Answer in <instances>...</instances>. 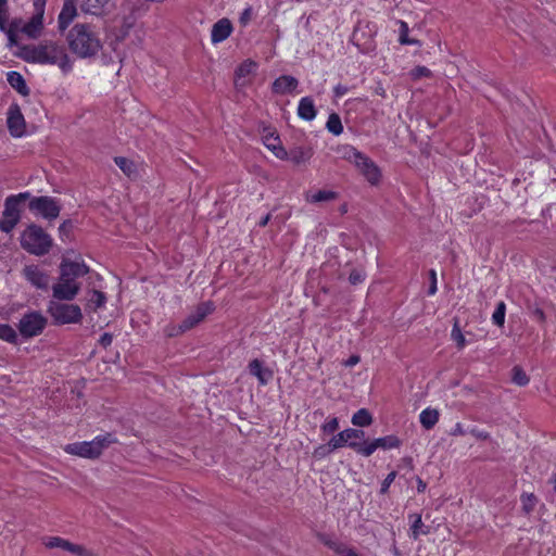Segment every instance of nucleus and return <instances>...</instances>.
<instances>
[{"mask_svg": "<svg viewBox=\"0 0 556 556\" xmlns=\"http://www.w3.org/2000/svg\"><path fill=\"white\" fill-rule=\"evenodd\" d=\"M21 243H52V239L42 227L30 224L22 232Z\"/></svg>", "mask_w": 556, "mask_h": 556, "instance_id": "18", "label": "nucleus"}, {"mask_svg": "<svg viewBox=\"0 0 556 556\" xmlns=\"http://www.w3.org/2000/svg\"><path fill=\"white\" fill-rule=\"evenodd\" d=\"M337 448H333L331 445H330V441L328 442V444H325V445H319L317 446L315 450H314V456L316 458H325L326 456H328L330 453H332L333 451H336Z\"/></svg>", "mask_w": 556, "mask_h": 556, "instance_id": "48", "label": "nucleus"}, {"mask_svg": "<svg viewBox=\"0 0 556 556\" xmlns=\"http://www.w3.org/2000/svg\"><path fill=\"white\" fill-rule=\"evenodd\" d=\"M258 65L252 60H245L236 70L235 84L239 89L250 85L252 77L255 75Z\"/></svg>", "mask_w": 556, "mask_h": 556, "instance_id": "15", "label": "nucleus"}, {"mask_svg": "<svg viewBox=\"0 0 556 556\" xmlns=\"http://www.w3.org/2000/svg\"><path fill=\"white\" fill-rule=\"evenodd\" d=\"M7 79L10 86L22 96H27L29 93V88L27 87L24 77L18 72H9Z\"/></svg>", "mask_w": 556, "mask_h": 556, "instance_id": "28", "label": "nucleus"}, {"mask_svg": "<svg viewBox=\"0 0 556 556\" xmlns=\"http://www.w3.org/2000/svg\"><path fill=\"white\" fill-rule=\"evenodd\" d=\"M349 91L348 87L346 86H343V85H338L334 87L333 89V92H334V96L337 98H341L343 97L344 94H346Z\"/></svg>", "mask_w": 556, "mask_h": 556, "instance_id": "58", "label": "nucleus"}, {"mask_svg": "<svg viewBox=\"0 0 556 556\" xmlns=\"http://www.w3.org/2000/svg\"><path fill=\"white\" fill-rule=\"evenodd\" d=\"M400 37L399 41L401 45H419V41L416 39H410L408 37V25L404 21H400Z\"/></svg>", "mask_w": 556, "mask_h": 556, "instance_id": "40", "label": "nucleus"}, {"mask_svg": "<svg viewBox=\"0 0 556 556\" xmlns=\"http://www.w3.org/2000/svg\"><path fill=\"white\" fill-rule=\"evenodd\" d=\"M408 519L410 521V536L414 540H417L420 535H425L428 533V529L424 525L420 515H418V514L409 515Z\"/></svg>", "mask_w": 556, "mask_h": 556, "instance_id": "30", "label": "nucleus"}, {"mask_svg": "<svg viewBox=\"0 0 556 556\" xmlns=\"http://www.w3.org/2000/svg\"><path fill=\"white\" fill-rule=\"evenodd\" d=\"M21 220V207L15 206L13 199H5L0 217V230L10 233Z\"/></svg>", "mask_w": 556, "mask_h": 556, "instance_id": "12", "label": "nucleus"}, {"mask_svg": "<svg viewBox=\"0 0 556 556\" xmlns=\"http://www.w3.org/2000/svg\"><path fill=\"white\" fill-rule=\"evenodd\" d=\"M312 157V152L308 149L295 147L288 151V159L292 163L300 165L306 163Z\"/></svg>", "mask_w": 556, "mask_h": 556, "instance_id": "31", "label": "nucleus"}, {"mask_svg": "<svg viewBox=\"0 0 556 556\" xmlns=\"http://www.w3.org/2000/svg\"><path fill=\"white\" fill-rule=\"evenodd\" d=\"M430 74V70L426 66H417L412 71V76L414 78L428 77Z\"/></svg>", "mask_w": 556, "mask_h": 556, "instance_id": "51", "label": "nucleus"}, {"mask_svg": "<svg viewBox=\"0 0 556 556\" xmlns=\"http://www.w3.org/2000/svg\"><path fill=\"white\" fill-rule=\"evenodd\" d=\"M0 339L9 343H15L17 340L16 331L7 324L0 325Z\"/></svg>", "mask_w": 556, "mask_h": 556, "instance_id": "39", "label": "nucleus"}, {"mask_svg": "<svg viewBox=\"0 0 556 556\" xmlns=\"http://www.w3.org/2000/svg\"><path fill=\"white\" fill-rule=\"evenodd\" d=\"M73 224L72 222H64L60 227H59V232H60V239L61 241H68L71 240V233L73 231Z\"/></svg>", "mask_w": 556, "mask_h": 556, "instance_id": "47", "label": "nucleus"}, {"mask_svg": "<svg viewBox=\"0 0 556 556\" xmlns=\"http://www.w3.org/2000/svg\"><path fill=\"white\" fill-rule=\"evenodd\" d=\"M29 210L46 219H55L61 211L59 202L51 197H35L29 202Z\"/></svg>", "mask_w": 556, "mask_h": 556, "instance_id": "9", "label": "nucleus"}, {"mask_svg": "<svg viewBox=\"0 0 556 556\" xmlns=\"http://www.w3.org/2000/svg\"><path fill=\"white\" fill-rule=\"evenodd\" d=\"M66 39L71 51L81 59L94 56L102 49L99 34L88 24L73 26Z\"/></svg>", "mask_w": 556, "mask_h": 556, "instance_id": "2", "label": "nucleus"}, {"mask_svg": "<svg viewBox=\"0 0 556 556\" xmlns=\"http://www.w3.org/2000/svg\"><path fill=\"white\" fill-rule=\"evenodd\" d=\"M47 325L46 317L39 312L25 314L18 323L20 333L25 338L39 336Z\"/></svg>", "mask_w": 556, "mask_h": 556, "instance_id": "8", "label": "nucleus"}, {"mask_svg": "<svg viewBox=\"0 0 556 556\" xmlns=\"http://www.w3.org/2000/svg\"><path fill=\"white\" fill-rule=\"evenodd\" d=\"M106 302L104 293L94 290L89 299V304L94 306V309L102 307Z\"/></svg>", "mask_w": 556, "mask_h": 556, "instance_id": "46", "label": "nucleus"}, {"mask_svg": "<svg viewBox=\"0 0 556 556\" xmlns=\"http://www.w3.org/2000/svg\"><path fill=\"white\" fill-rule=\"evenodd\" d=\"M115 442L111 434L98 435L91 441L76 442L66 444L63 450L65 453L83 458H97L103 450Z\"/></svg>", "mask_w": 556, "mask_h": 556, "instance_id": "5", "label": "nucleus"}, {"mask_svg": "<svg viewBox=\"0 0 556 556\" xmlns=\"http://www.w3.org/2000/svg\"><path fill=\"white\" fill-rule=\"evenodd\" d=\"M34 14L28 22L22 18H15L11 22V29H9V46L17 45L18 33L24 34L28 38H37L40 36L43 28V14L46 8V0H33Z\"/></svg>", "mask_w": 556, "mask_h": 556, "instance_id": "3", "label": "nucleus"}, {"mask_svg": "<svg viewBox=\"0 0 556 556\" xmlns=\"http://www.w3.org/2000/svg\"><path fill=\"white\" fill-rule=\"evenodd\" d=\"M513 381L517 386L522 387L529 383V377L520 367H515L513 369Z\"/></svg>", "mask_w": 556, "mask_h": 556, "instance_id": "42", "label": "nucleus"}, {"mask_svg": "<svg viewBox=\"0 0 556 556\" xmlns=\"http://www.w3.org/2000/svg\"><path fill=\"white\" fill-rule=\"evenodd\" d=\"M48 312L59 325L77 324L83 319V313L78 305L61 303L56 300L49 302Z\"/></svg>", "mask_w": 556, "mask_h": 556, "instance_id": "7", "label": "nucleus"}, {"mask_svg": "<svg viewBox=\"0 0 556 556\" xmlns=\"http://www.w3.org/2000/svg\"><path fill=\"white\" fill-rule=\"evenodd\" d=\"M366 279V273L362 268H354L349 275V282L353 286L363 283Z\"/></svg>", "mask_w": 556, "mask_h": 556, "instance_id": "43", "label": "nucleus"}, {"mask_svg": "<svg viewBox=\"0 0 556 556\" xmlns=\"http://www.w3.org/2000/svg\"><path fill=\"white\" fill-rule=\"evenodd\" d=\"M364 435L365 432L363 430L349 428L333 435L330 439V445L337 450L349 446L359 454L358 448L363 446V442H359V440H362Z\"/></svg>", "mask_w": 556, "mask_h": 556, "instance_id": "10", "label": "nucleus"}, {"mask_svg": "<svg viewBox=\"0 0 556 556\" xmlns=\"http://www.w3.org/2000/svg\"><path fill=\"white\" fill-rule=\"evenodd\" d=\"M337 198V193L331 190H318L306 194L305 199L309 203H319L332 201Z\"/></svg>", "mask_w": 556, "mask_h": 556, "instance_id": "33", "label": "nucleus"}, {"mask_svg": "<svg viewBox=\"0 0 556 556\" xmlns=\"http://www.w3.org/2000/svg\"><path fill=\"white\" fill-rule=\"evenodd\" d=\"M466 432L462 426V424H456L455 427L453 428L451 434L452 435H464Z\"/></svg>", "mask_w": 556, "mask_h": 556, "instance_id": "60", "label": "nucleus"}, {"mask_svg": "<svg viewBox=\"0 0 556 556\" xmlns=\"http://www.w3.org/2000/svg\"><path fill=\"white\" fill-rule=\"evenodd\" d=\"M269 219H270V214H267L264 217H262L257 224L261 227H265L268 224Z\"/></svg>", "mask_w": 556, "mask_h": 556, "instance_id": "62", "label": "nucleus"}, {"mask_svg": "<svg viewBox=\"0 0 556 556\" xmlns=\"http://www.w3.org/2000/svg\"><path fill=\"white\" fill-rule=\"evenodd\" d=\"M45 545L48 548H62L71 554L77 556H90L91 554L81 545L73 544L67 540L59 536H52L45 540Z\"/></svg>", "mask_w": 556, "mask_h": 556, "instance_id": "17", "label": "nucleus"}, {"mask_svg": "<svg viewBox=\"0 0 556 556\" xmlns=\"http://www.w3.org/2000/svg\"><path fill=\"white\" fill-rule=\"evenodd\" d=\"M298 115L301 119L311 122L317 115V110L315 108V103L313 98L303 97L300 99L298 104Z\"/></svg>", "mask_w": 556, "mask_h": 556, "instance_id": "25", "label": "nucleus"}, {"mask_svg": "<svg viewBox=\"0 0 556 556\" xmlns=\"http://www.w3.org/2000/svg\"><path fill=\"white\" fill-rule=\"evenodd\" d=\"M148 11V5L140 0H123L116 20L121 24L123 37H126L135 27L137 21L141 18Z\"/></svg>", "mask_w": 556, "mask_h": 556, "instance_id": "6", "label": "nucleus"}, {"mask_svg": "<svg viewBox=\"0 0 556 556\" xmlns=\"http://www.w3.org/2000/svg\"><path fill=\"white\" fill-rule=\"evenodd\" d=\"M112 0H81L80 8L85 13L102 15L111 7Z\"/></svg>", "mask_w": 556, "mask_h": 556, "instance_id": "24", "label": "nucleus"}, {"mask_svg": "<svg viewBox=\"0 0 556 556\" xmlns=\"http://www.w3.org/2000/svg\"><path fill=\"white\" fill-rule=\"evenodd\" d=\"M250 374L258 380L263 386L267 384L273 378V371L263 366L258 359H253L249 364Z\"/></svg>", "mask_w": 556, "mask_h": 556, "instance_id": "26", "label": "nucleus"}, {"mask_svg": "<svg viewBox=\"0 0 556 556\" xmlns=\"http://www.w3.org/2000/svg\"><path fill=\"white\" fill-rule=\"evenodd\" d=\"M29 198H30V193L28 191H26V192H21V193L15 194V195H10L7 199H13L15 206L21 207V203L23 201H26Z\"/></svg>", "mask_w": 556, "mask_h": 556, "instance_id": "52", "label": "nucleus"}, {"mask_svg": "<svg viewBox=\"0 0 556 556\" xmlns=\"http://www.w3.org/2000/svg\"><path fill=\"white\" fill-rule=\"evenodd\" d=\"M164 332L167 337H176V336H179V334L186 332V330L180 329V324H179V325L166 326L164 329Z\"/></svg>", "mask_w": 556, "mask_h": 556, "instance_id": "49", "label": "nucleus"}, {"mask_svg": "<svg viewBox=\"0 0 556 556\" xmlns=\"http://www.w3.org/2000/svg\"><path fill=\"white\" fill-rule=\"evenodd\" d=\"M264 144L267 149H269L274 155L279 159L286 161L288 159V151L281 146L280 139L278 136L274 134L264 137Z\"/></svg>", "mask_w": 556, "mask_h": 556, "instance_id": "27", "label": "nucleus"}, {"mask_svg": "<svg viewBox=\"0 0 556 556\" xmlns=\"http://www.w3.org/2000/svg\"><path fill=\"white\" fill-rule=\"evenodd\" d=\"M326 128L334 136L341 135L343 132V125L341 123L340 116L336 113L330 114L326 123Z\"/></svg>", "mask_w": 556, "mask_h": 556, "instance_id": "36", "label": "nucleus"}, {"mask_svg": "<svg viewBox=\"0 0 556 556\" xmlns=\"http://www.w3.org/2000/svg\"><path fill=\"white\" fill-rule=\"evenodd\" d=\"M372 422V417L365 408L358 409L352 417V424L357 427H366Z\"/></svg>", "mask_w": 556, "mask_h": 556, "instance_id": "34", "label": "nucleus"}, {"mask_svg": "<svg viewBox=\"0 0 556 556\" xmlns=\"http://www.w3.org/2000/svg\"><path fill=\"white\" fill-rule=\"evenodd\" d=\"M298 86L299 81L295 77L289 75H281L275 79L271 89L273 92L277 94H289L292 93Z\"/></svg>", "mask_w": 556, "mask_h": 556, "instance_id": "23", "label": "nucleus"}, {"mask_svg": "<svg viewBox=\"0 0 556 556\" xmlns=\"http://www.w3.org/2000/svg\"><path fill=\"white\" fill-rule=\"evenodd\" d=\"M252 8L251 7H248L243 10V12L241 13L240 15V23L245 26L250 21H251V17H252Z\"/></svg>", "mask_w": 556, "mask_h": 556, "instance_id": "54", "label": "nucleus"}, {"mask_svg": "<svg viewBox=\"0 0 556 556\" xmlns=\"http://www.w3.org/2000/svg\"><path fill=\"white\" fill-rule=\"evenodd\" d=\"M115 164L127 175L130 176L134 173V163L126 157H115Z\"/></svg>", "mask_w": 556, "mask_h": 556, "instance_id": "44", "label": "nucleus"}, {"mask_svg": "<svg viewBox=\"0 0 556 556\" xmlns=\"http://www.w3.org/2000/svg\"><path fill=\"white\" fill-rule=\"evenodd\" d=\"M326 434L336 432L339 429V420L337 417H329L320 427Z\"/></svg>", "mask_w": 556, "mask_h": 556, "instance_id": "45", "label": "nucleus"}, {"mask_svg": "<svg viewBox=\"0 0 556 556\" xmlns=\"http://www.w3.org/2000/svg\"><path fill=\"white\" fill-rule=\"evenodd\" d=\"M24 59L29 63L58 65L63 73L72 71V61L62 45L45 41L24 49Z\"/></svg>", "mask_w": 556, "mask_h": 556, "instance_id": "1", "label": "nucleus"}, {"mask_svg": "<svg viewBox=\"0 0 556 556\" xmlns=\"http://www.w3.org/2000/svg\"><path fill=\"white\" fill-rule=\"evenodd\" d=\"M554 488L556 490V475H555V478H554Z\"/></svg>", "mask_w": 556, "mask_h": 556, "instance_id": "64", "label": "nucleus"}, {"mask_svg": "<svg viewBox=\"0 0 556 556\" xmlns=\"http://www.w3.org/2000/svg\"><path fill=\"white\" fill-rule=\"evenodd\" d=\"M330 549H332L338 556H363L358 551L343 542L330 541L327 543Z\"/></svg>", "mask_w": 556, "mask_h": 556, "instance_id": "29", "label": "nucleus"}, {"mask_svg": "<svg viewBox=\"0 0 556 556\" xmlns=\"http://www.w3.org/2000/svg\"><path fill=\"white\" fill-rule=\"evenodd\" d=\"M77 16L76 0H64L62 10L58 16L60 30H65Z\"/></svg>", "mask_w": 556, "mask_h": 556, "instance_id": "22", "label": "nucleus"}, {"mask_svg": "<svg viewBox=\"0 0 556 556\" xmlns=\"http://www.w3.org/2000/svg\"><path fill=\"white\" fill-rule=\"evenodd\" d=\"M88 273L87 266L79 261H68L63 260L61 266H60V275L63 277H67L71 280H75L78 277H83Z\"/></svg>", "mask_w": 556, "mask_h": 556, "instance_id": "21", "label": "nucleus"}, {"mask_svg": "<svg viewBox=\"0 0 556 556\" xmlns=\"http://www.w3.org/2000/svg\"><path fill=\"white\" fill-rule=\"evenodd\" d=\"M533 315L540 321H544L545 320V314H544V312L541 308H535L533 311Z\"/></svg>", "mask_w": 556, "mask_h": 556, "instance_id": "61", "label": "nucleus"}, {"mask_svg": "<svg viewBox=\"0 0 556 556\" xmlns=\"http://www.w3.org/2000/svg\"><path fill=\"white\" fill-rule=\"evenodd\" d=\"M112 341H113V337L112 334L105 332L103 333L100 339H99V343L103 346V348H108L109 345L112 344Z\"/></svg>", "mask_w": 556, "mask_h": 556, "instance_id": "56", "label": "nucleus"}, {"mask_svg": "<svg viewBox=\"0 0 556 556\" xmlns=\"http://www.w3.org/2000/svg\"><path fill=\"white\" fill-rule=\"evenodd\" d=\"M7 123L13 137H22L25 134L26 124L18 105L14 104L9 108Z\"/></svg>", "mask_w": 556, "mask_h": 556, "instance_id": "16", "label": "nucleus"}, {"mask_svg": "<svg viewBox=\"0 0 556 556\" xmlns=\"http://www.w3.org/2000/svg\"><path fill=\"white\" fill-rule=\"evenodd\" d=\"M9 21L8 1L0 0V30L3 31L9 38V29H11V23Z\"/></svg>", "mask_w": 556, "mask_h": 556, "instance_id": "35", "label": "nucleus"}, {"mask_svg": "<svg viewBox=\"0 0 556 556\" xmlns=\"http://www.w3.org/2000/svg\"><path fill=\"white\" fill-rule=\"evenodd\" d=\"M451 338L456 343V345L459 350L464 349L467 344L466 338L463 334V332L458 326V323L454 324L452 331H451Z\"/></svg>", "mask_w": 556, "mask_h": 556, "instance_id": "41", "label": "nucleus"}, {"mask_svg": "<svg viewBox=\"0 0 556 556\" xmlns=\"http://www.w3.org/2000/svg\"><path fill=\"white\" fill-rule=\"evenodd\" d=\"M522 510L525 514L529 515L531 514L538 503V498L533 493H522L520 496Z\"/></svg>", "mask_w": 556, "mask_h": 556, "instance_id": "37", "label": "nucleus"}, {"mask_svg": "<svg viewBox=\"0 0 556 556\" xmlns=\"http://www.w3.org/2000/svg\"><path fill=\"white\" fill-rule=\"evenodd\" d=\"M400 446V440L395 435H387L378 438L372 441H364L359 450V454L368 457L372 455L378 448L391 450Z\"/></svg>", "mask_w": 556, "mask_h": 556, "instance_id": "13", "label": "nucleus"}, {"mask_svg": "<svg viewBox=\"0 0 556 556\" xmlns=\"http://www.w3.org/2000/svg\"><path fill=\"white\" fill-rule=\"evenodd\" d=\"M430 280L431 281L428 293L433 295L437 292V273L433 269L430 270Z\"/></svg>", "mask_w": 556, "mask_h": 556, "instance_id": "55", "label": "nucleus"}, {"mask_svg": "<svg viewBox=\"0 0 556 556\" xmlns=\"http://www.w3.org/2000/svg\"><path fill=\"white\" fill-rule=\"evenodd\" d=\"M470 433L477 438V439H480V440H486L489 439V433L483 431V430H479V429H471L470 430Z\"/></svg>", "mask_w": 556, "mask_h": 556, "instance_id": "57", "label": "nucleus"}, {"mask_svg": "<svg viewBox=\"0 0 556 556\" xmlns=\"http://www.w3.org/2000/svg\"><path fill=\"white\" fill-rule=\"evenodd\" d=\"M359 363V356L357 355H352L350 356L345 362H344V365L346 367H353L355 365H357Z\"/></svg>", "mask_w": 556, "mask_h": 556, "instance_id": "59", "label": "nucleus"}, {"mask_svg": "<svg viewBox=\"0 0 556 556\" xmlns=\"http://www.w3.org/2000/svg\"><path fill=\"white\" fill-rule=\"evenodd\" d=\"M27 251L35 255H45L49 251L50 245H25Z\"/></svg>", "mask_w": 556, "mask_h": 556, "instance_id": "50", "label": "nucleus"}, {"mask_svg": "<svg viewBox=\"0 0 556 556\" xmlns=\"http://www.w3.org/2000/svg\"><path fill=\"white\" fill-rule=\"evenodd\" d=\"M506 304L501 301L497 303L495 311L492 314V323L497 327H503L505 323Z\"/></svg>", "mask_w": 556, "mask_h": 556, "instance_id": "38", "label": "nucleus"}, {"mask_svg": "<svg viewBox=\"0 0 556 556\" xmlns=\"http://www.w3.org/2000/svg\"><path fill=\"white\" fill-rule=\"evenodd\" d=\"M343 157L353 164L371 186L380 184L381 170L367 155L354 147L348 146L344 148Z\"/></svg>", "mask_w": 556, "mask_h": 556, "instance_id": "4", "label": "nucleus"}, {"mask_svg": "<svg viewBox=\"0 0 556 556\" xmlns=\"http://www.w3.org/2000/svg\"><path fill=\"white\" fill-rule=\"evenodd\" d=\"M233 27L230 20L224 17L218 20L211 29V41L213 45L225 41L232 33Z\"/></svg>", "mask_w": 556, "mask_h": 556, "instance_id": "20", "label": "nucleus"}, {"mask_svg": "<svg viewBox=\"0 0 556 556\" xmlns=\"http://www.w3.org/2000/svg\"><path fill=\"white\" fill-rule=\"evenodd\" d=\"M80 286L77 281L60 275L59 281L53 285V298L58 301H71L78 294Z\"/></svg>", "mask_w": 556, "mask_h": 556, "instance_id": "11", "label": "nucleus"}, {"mask_svg": "<svg viewBox=\"0 0 556 556\" xmlns=\"http://www.w3.org/2000/svg\"><path fill=\"white\" fill-rule=\"evenodd\" d=\"M426 488V485L420 481L419 482V486H418V491H424Z\"/></svg>", "mask_w": 556, "mask_h": 556, "instance_id": "63", "label": "nucleus"}, {"mask_svg": "<svg viewBox=\"0 0 556 556\" xmlns=\"http://www.w3.org/2000/svg\"><path fill=\"white\" fill-rule=\"evenodd\" d=\"M214 309V305L211 302H204L199 304L195 309L189 314L180 324V329L190 330L200 324L208 314Z\"/></svg>", "mask_w": 556, "mask_h": 556, "instance_id": "14", "label": "nucleus"}, {"mask_svg": "<svg viewBox=\"0 0 556 556\" xmlns=\"http://www.w3.org/2000/svg\"><path fill=\"white\" fill-rule=\"evenodd\" d=\"M439 420V412L434 408L427 407L419 415V421L425 429H431Z\"/></svg>", "mask_w": 556, "mask_h": 556, "instance_id": "32", "label": "nucleus"}, {"mask_svg": "<svg viewBox=\"0 0 556 556\" xmlns=\"http://www.w3.org/2000/svg\"><path fill=\"white\" fill-rule=\"evenodd\" d=\"M396 477V472L395 471H392L390 472L386 479L383 480L382 484H381V493H386L388 491V489L390 488L391 483L394 481Z\"/></svg>", "mask_w": 556, "mask_h": 556, "instance_id": "53", "label": "nucleus"}, {"mask_svg": "<svg viewBox=\"0 0 556 556\" xmlns=\"http://www.w3.org/2000/svg\"><path fill=\"white\" fill-rule=\"evenodd\" d=\"M26 280L38 289H48L50 278L49 275L42 271L38 266L29 265L23 270Z\"/></svg>", "mask_w": 556, "mask_h": 556, "instance_id": "19", "label": "nucleus"}]
</instances>
